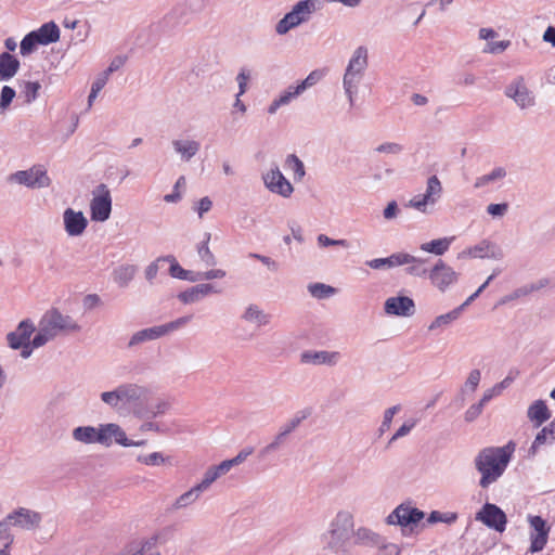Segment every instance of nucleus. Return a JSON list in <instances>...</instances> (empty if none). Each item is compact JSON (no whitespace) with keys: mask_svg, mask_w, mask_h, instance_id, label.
I'll return each mask as SVG.
<instances>
[{"mask_svg":"<svg viewBox=\"0 0 555 555\" xmlns=\"http://www.w3.org/2000/svg\"><path fill=\"white\" fill-rule=\"evenodd\" d=\"M515 447V442L509 441L504 447H488L479 451L475 457V467L481 475L479 480L481 488H488L504 474Z\"/></svg>","mask_w":555,"mask_h":555,"instance_id":"1","label":"nucleus"},{"mask_svg":"<svg viewBox=\"0 0 555 555\" xmlns=\"http://www.w3.org/2000/svg\"><path fill=\"white\" fill-rule=\"evenodd\" d=\"M353 531V516L347 511H340L330 522L328 529L320 537L324 550L335 553L345 550Z\"/></svg>","mask_w":555,"mask_h":555,"instance_id":"2","label":"nucleus"},{"mask_svg":"<svg viewBox=\"0 0 555 555\" xmlns=\"http://www.w3.org/2000/svg\"><path fill=\"white\" fill-rule=\"evenodd\" d=\"M321 0H301L298 1L293 9L286 13L275 25L278 35H285L291 29L306 23L310 20L311 14L319 9Z\"/></svg>","mask_w":555,"mask_h":555,"instance_id":"3","label":"nucleus"},{"mask_svg":"<svg viewBox=\"0 0 555 555\" xmlns=\"http://www.w3.org/2000/svg\"><path fill=\"white\" fill-rule=\"evenodd\" d=\"M425 517V513L413 506L411 502L399 504L387 517L386 524L400 526L403 535L413 533L416 527Z\"/></svg>","mask_w":555,"mask_h":555,"instance_id":"4","label":"nucleus"},{"mask_svg":"<svg viewBox=\"0 0 555 555\" xmlns=\"http://www.w3.org/2000/svg\"><path fill=\"white\" fill-rule=\"evenodd\" d=\"M42 322L53 333L54 337L59 335H69L81 331V326L68 314H63L59 309L51 308L44 312Z\"/></svg>","mask_w":555,"mask_h":555,"instance_id":"5","label":"nucleus"},{"mask_svg":"<svg viewBox=\"0 0 555 555\" xmlns=\"http://www.w3.org/2000/svg\"><path fill=\"white\" fill-rule=\"evenodd\" d=\"M112 212V196L106 184L100 183L93 191L90 203L91 220L104 222L109 219Z\"/></svg>","mask_w":555,"mask_h":555,"instance_id":"6","label":"nucleus"},{"mask_svg":"<svg viewBox=\"0 0 555 555\" xmlns=\"http://www.w3.org/2000/svg\"><path fill=\"white\" fill-rule=\"evenodd\" d=\"M205 5V0H186L184 5H177L159 22V27L162 28V31L170 33L177 26L184 23L186 8L192 13H197L204 10Z\"/></svg>","mask_w":555,"mask_h":555,"instance_id":"7","label":"nucleus"},{"mask_svg":"<svg viewBox=\"0 0 555 555\" xmlns=\"http://www.w3.org/2000/svg\"><path fill=\"white\" fill-rule=\"evenodd\" d=\"M9 180L31 189L48 188L51 184V179L41 165L33 166L27 170H18L12 173Z\"/></svg>","mask_w":555,"mask_h":555,"instance_id":"8","label":"nucleus"},{"mask_svg":"<svg viewBox=\"0 0 555 555\" xmlns=\"http://www.w3.org/2000/svg\"><path fill=\"white\" fill-rule=\"evenodd\" d=\"M476 520L485 526L502 533L507 524V517L504 511L493 503H485L480 511L476 513Z\"/></svg>","mask_w":555,"mask_h":555,"instance_id":"9","label":"nucleus"},{"mask_svg":"<svg viewBox=\"0 0 555 555\" xmlns=\"http://www.w3.org/2000/svg\"><path fill=\"white\" fill-rule=\"evenodd\" d=\"M428 279L435 287L443 293L451 285L457 282L459 273L455 272L442 259H438L435 266L429 270Z\"/></svg>","mask_w":555,"mask_h":555,"instance_id":"10","label":"nucleus"},{"mask_svg":"<svg viewBox=\"0 0 555 555\" xmlns=\"http://www.w3.org/2000/svg\"><path fill=\"white\" fill-rule=\"evenodd\" d=\"M505 95L513 99L517 106L521 109L534 105V95L528 89L522 76L516 77L509 85L506 86Z\"/></svg>","mask_w":555,"mask_h":555,"instance_id":"11","label":"nucleus"},{"mask_svg":"<svg viewBox=\"0 0 555 555\" xmlns=\"http://www.w3.org/2000/svg\"><path fill=\"white\" fill-rule=\"evenodd\" d=\"M528 521L533 530L530 532V547L528 552H541L547 543L550 526L547 525L546 520L539 515H529Z\"/></svg>","mask_w":555,"mask_h":555,"instance_id":"12","label":"nucleus"},{"mask_svg":"<svg viewBox=\"0 0 555 555\" xmlns=\"http://www.w3.org/2000/svg\"><path fill=\"white\" fill-rule=\"evenodd\" d=\"M264 185L272 192L285 198L289 197L294 192L291 182L283 176L279 166L273 165L271 170L262 177Z\"/></svg>","mask_w":555,"mask_h":555,"instance_id":"13","label":"nucleus"},{"mask_svg":"<svg viewBox=\"0 0 555 555\" xmlns=\"http://www.w3.org/2000/svg\"><path fill=\"white\" fill-rule=\"evenodd\" d=\"M384 310L389 315L412 317L415 313V304L408 296L389 297L384 304Z\"/></svg>","mask_w":555,"mask_h":555,"instance_id":"14","label":"nucleus"},{"mask_svg":"<svg viewBox=\"0 0 555 555\" xmlns=\"http://www.w3.org/2000/svg\"><path fill=\"white\" fill-rule=\"evenodd\" d=\"M36 331L35 324L30 319L21 321L15 331L8 333L7 341L11 349L17 350L24 344L30 341V337Z\"/></svg>","mask_w":555,"mask_h":555,"instance_id":"15","label":"nucleus"},{"mask_svg":"<svg viewBox=\"0 0 555 555\" xmlns=\"http://www.w3.org/2000/svg\"><path fill=\"white\" fill-rule=\"evenodd\" d=\"M64 229L69 236L81 235L88 227V219L82 211L66 208L63 212Z\"/></svg>","mask_w":555,"mask_h":555,"instance_id":"16","label":"nucleus"},{"mask_svg":"<svg viewBox=\"0 0 555 555\" xmlns=\"http://www.w3.org/2000/svg\"><path fill=\"white\" fill-rule=\"evenodd\" d=\"M470 256L474 258H492L500 260L503 258L502 249L494 243L487 240L481 241L479 244L469 247L459 254V258Z\"/></svg>","mask_w":555,"mask_h":555,"instance_id":"17","label":"nucleus"},{"mask_svg":"<svg viewBox=\"0 0 555 555\" xmlns=\"http://www.w3.org/2000/svg\"><path fill=\"white\" fill-rule=\"evenodd\" d=\"M416 260V257L408 253H395L386 258H375L365 261V264L374 270H388L395 267L411 263Z\"/></svg>","mask_w":555,"mask_h":555,"instance_id":"18","label":"nucleus"},{"mask_svg":"<svg viewBox=\"0 0 555 555\" xmlns=\"http://www.w3.org/2000/svg\"><path fill=\"white\" fill-rule=\"evenodd\" d=\"M73 439L86 444L100 443L107 444V437L103 433L102 424L95 428L93 426H78L72 433Z\"/></svg>","mask_w":555,"mask_h":555,"instance_id":"19","label":"nucleus"},{"mask_svg":"<svg viewBox=\"0 0 555 555\" xmlns=\"http://www.w3.org/2000/svg\"><path fill=\"white\" fill-rule=\"evenodd\" d=\"M7 519L13 520L14 526L21 527L26 530H31L39 527L41 522V514L24 507H20L7 516Z\"/></svg>","mask_w":555,"mask_h":555,"instance_id":"20","label":"nucleus"},{"mask_svg":"<svg viewBox=\"0 0 555 555\" xmlns=\"http://www.w3.org/2000/svg\"><path fill=\"white\" fill-rule=\"evenodd\" d=\"M339 352L326 350H307L300 354V362L313 365H335L338 361Z\"/></svg>","mask_w":555,"mask_h":555,"instance_id":"21","label":"nucleus"},{"mask_svg":"<svg viewBox=\"0 0 555 555\" xmlns=\"http://www.w3.org/2000/svg\"><path fill=\"white\" fill-rule=\"evenodd\" d=\"M211 293H220V291L212 284L202 283L179 293L178 299L185 305L194 304Z\"/></svg>","mask_w":555,"mask_h":555,"instance_id":"22","label":"nucleus"},{"mask_svg":"<svg viewBox=\"0 0 555 555\" xmlns=\"http://www.w3.org/2000/svg\"><path fill=\"white\" fill-rule=\"evenodd\" d=\"M158 261H167L170 263L169 274L175 279L193 283L201 281L199 272L183 269L172 255L158 257Z\"/></svg>","mask_w":555,"mask_h":555,"instance_id":"23","label":"nucleus"},{"mask_svg":"<svg viewBox=\"0 0 555 555\" xmlns=\"http://www.w3.org/2000/svg\"><path fill=\"white\" fill-rule=\"evenodd\" d=\"M555 442V418L544 426L535 436L532 444L528 449V456L534 457L538 450L543 444H552Z\"/></svg>","mask_w":555,"mask_h":555,"instance_id":"24","label":"nucleus"},{"mask_svg":"<svg viewBox=\"0 0 555 555\" xmlns=\"http://www.w3.org/2000/svg\"><path fill=\"white\" fill-rule=\"evenodd\" d=\"M20 66V60L15 55L9 52L0 53V81L13 78L17 74Z\"/></svg>","mask_w":555,"mask_h":555,"instance_id":"25","label":"nucleus"},{"mask_svg":"<svg viewBox=\"0 0 555 555\" xmlns=\"http://www.w3.org/2000/svg\"><path fill=\"white\" fill-rule=\"evenodd\" d=\"M159 325L140 330L135 332L127 344L128 349H132L135 346L144 344L146 341L155 340L163 337V332Z\"/></svg>","mask_w":555,"mask_h":555,"instance_id":"26","label":"nucleus"},{"mask_svg":"<svg viewBox=\"0 0 555 555\" xmlns=\"http://www.w3.org/2000/svg\"><path fill=\"white\" fill-rule=\"evenodd\" d=\"M527 417L534 424V427H540L543 423L551 418V412L543 400H535L527 411Z\"/></svg>","mask_w":555,"mask_h":555,"instance_id":"27","label":"nucleus"},{"mask_svg":"<svg viewBox=\"0 0 555 555\" xmlns=\"http://www.w3.org/2000/svg\"><path fill=\"white\" fill-rule=\"evenodd\" d=\"M41 46L54 43L60 39V28L54 22L42 24L37 30H33Z\"/></svg>","mask_w":555,"mask_h":555,"instance_id":"28","label":"nucleus"},{"mask_svg":"<svg viewBox=\"0 0 555 555\" xmlns=\"http://www.w3.org/2000/svg\"><path fill=\"white\" fill-rule=\"evenodd\" d=\"M103 433L107 437V444L109 447L112 444V439L115 440L116 443L122 447H130L131 439H128L125 430L115 423L102 424Z\"/></svg>","mask_w":555,"mask_h":555,"instance_id":"29","label":"nucleus"},{"mask_svg":"<svg viewBox=\"0 0 555 555\" xmlns=\"http://www.w3.org/2000/svg\"><path fill=\"white\" fill-rule=\"evenodd\" d=\"M354 544L365 546H377L383 542V537L366 527H360L352 531Z\"/></svg>","mask_w":555,"mask_h":555,"instance_id":"30","label":"nucleus"},{"mask_svg":"<svg viewBox=\"0 0 555 555\" xmlns=\"http://www.w3.org/2000/svg\"><path fill=\"white\" fill-rule=\"evenodd\" d=\"M170 409V403L168 401H158L156 403H150L145 406H141L135 411V414L140 418L151 420L157 417L159 415H164Z\"/></svg>","mask_w":555,"mask_h":555,"instance_id":"31","label":"nucleus"},{"mask_svg":"<svg viewBox=\"0 0 555 555\" xmlns=\"http://www.w3.org/2000/svg\"><path fill=\"white\" fill-rule=\"evenodd\" d=\"M367 66V49L365 47H358L347 66L348 72L363 76L364 69Z\"/></svg>","mask_w":555,"mask_h":555,"instance_id":"32","label":"nucleus"},{"mask_svg":"<svg viewBox=\"0 0 555 555\" xmlns=\"http://www.w3.org/2000/svg\"><path fill=\"white\" fill-rule=\"evenodd\" d=\"M241 318L246 322L256 323L258 326H264L270 322L271 315L261 310L257 305L250 304L246 307Z\"/></svg>","mask_w":555,"mask_h":555,"instance_id":"33","label":"nucleus"},{"mask_svg":"<svg viewBox=\"0 0 555 555\" xmlns=\"http://www.w3.org/2000/svg\"><path fill=\"white\" fill-rule=\"evenodd\" d=\"M172 146L181 155L182 160L189 162L199 151L201 144L194 140H173Z\"/></svg>","mask_w":555,"mask_h":555,"instance_id":"34","label":"nucleus"},{"mask_svg":"<svg viewBox=\"0 0 555 555\" xmlns=\"http://www.w3.org/2000/svg\"><path fill=\"white\" fill-rule=\"evenodd\" d=\"M119 401L132 403L141 399L144 389L137 384H122L117 387Z\"/></svg>","mask_w":555,"mask_h":555,"instance_id":"35","label":"nucleus"},{"mask_svg":"<svg viewBox=\"0 0 555 555\" xmlns=\"http://www.w3.org/2000/svg\"><path fill=\"white\" fill-rule=\"evenodd\" d=\"M361 78H362L361 75L354 74L353 72H348L347 69L345 72L343 85H344L345 93L349 100L350 106H353V103H354L353 96L358 91V85H359Z\"/></svg>","mask_w":555,"mask_h":555,"instance_id":"36","label":"nucleus"},{"mask_svg":"<svg viewBox=\"0 0 555 555\" xmlns=\"http://www.w3.org/2000/svg\"><path fill=\"white\" fill-rule=\"evenodd\" d=\"M453 238L454 237H442L433 240L430 242L423 243L421 245V249L436 256H442L446 251H448Z\"/></svg>","mask_w":555,"mask_h":555,"instance_id":"37","label":"nucleus"},{"mask_svg":"<svg viewBox=\"0 0 555 555\" xmlns=\"http://www.w3.org/2000/svg\"><path fill=\"white\" fill-rule=\"evenodd\" d=\"M211 234L209 232H206L204 234V240L197 245V254L201 258V260L209 267H214L217 263V259L215 255L209 249V241H210Z\"/></svg>","mask_w":555,"mask_h":555,"instance_id":"38","label":"nucleus"},{"mask_svg":"<svg viewBox=\"0 0 555 555\" xmlns=\"http://www.w3.org/2000/svg\"><path fill=\"white\" fill-rule=\"evenodd\" d=\"M137 268L132 264H124L114 270V280L120 287H126L134 278Z\"/></svg>","mask_w":555,"mask_h":555,"instance_id":"39","label":"nucleus"},{"mask_svg":"<svg viewBox=\"0 0 555 555\" xmlns=\"http://www.w3.org/2000/svg\"><path fill=\"white\" fill-rule=\"evenodd\" d=\"M442 194V185L437 176H431L427 180L426 191L423 194L431 204H435Z\"/></svg>","mask_w":555,"mask_h":555,"instance_id":"40","label":"nucleus"},{"mask_svg":"<svg viewBox=\"0 0 555 555\" xmlns=\"http://www.w3.org/2000/svg\"><path fill=\"white\" fill-rule=\"evenodd\" d=\"M507 175L506 169L504 167H495L490 173L478 177L475 181L474 186L476 189L486 186L492 182L501 180L505 178Z\"/></svg>","mask_w":555,"mask_h":555,"instance_id":"41","label":"nucleus"},{"mask_svg":"<svg viewBox=\"0 0 555 555\" xmlns=\"http://www.w3.org/2000/svg\"><path fill=\"white\" fill-rule=\"evenodd\" d=\"M285 168L293 171L295 181H300L306 175L304 163L295 154L287 155Z\"/></svg>","mask_w":555,"mask_h":555,"instance_id":"42","label":"nucleus"},{"mask_svg":"<svg viewBox=\"0 0 555 555\" xmlns=\"http://www.w3.org/2000/svg\"><path fill=\"white\" fill-rule=\"evenodd\" d=\"M137 461L147 466L171 465V457L165 456L162 452H153L147 455L141 454L137 457Z\"/></svg>","mask_w":555,"mask_h":555,"instance_id":"43","label":"nucleus"},{"mask_svg":"<svg viewBox=\"0 0 555 555\" xmlns=\"http://www.w3.org/2000/svg\"><path fill=\"white\" fill-rule=\"evenodd\" d=\"M201 493H203L202 489L197 485L194 486L176 500L173 507L179 509L191 505L199 498Z\"/></svg>","mask_w":555,"mask_h":555,"instance_id":"44","label":"nucleus"},{"mask_svg":"<svg viewBox=\"0 0 555 555\" xmlns=\"http://www.w3.org/2000/svg\"><path fill=\"white\" fill-rule=\"evenodd\" d=\"M461 315V309H453L448 313L438 315L428 326L429 331H435L439 327H444L457 320Z\"/></svg>","mask_w":555,"mask_h":555,"instance_id":"45","label":"nucleus"},{"mask_svg":"<svg viewBox=\"0 0 555 555\" xmlns=\"http://www.w3.org/2000/svg\"><path fill=\"white\" fill-rule=\"evenodd\" d=\"M53 333L48 328V326L40 319L39 321V330L34 338L30 340L34 348H39L44 346L48 341L54 339Z\"/></svg>","mask_w":555,"mask_h":555,"instance_id":"46","label":"nucleus"},{"mask_svg":"<svg viewBox=\"0 0 555 555\" xmlns=\"http://www.w3.org/2000/svg\"><path fill=\"white\" fill-rule=\"evenodd\" d=\"M310 295L318 299L328 298L336 293V288L323 283H311L308 285Z\"/></svg>","mask_w":555,"mask_h":555,"instance_id":"47","label":"nucleus"},{"mask_svg":"<svg viewBox=\"0 0 555 555\" xmlns=\"http://www.w3.org/2000/svg\"><path fill=\"white\" fill-rule=\"evenodd\" d=\"M39 41L35 36V33H28L20 43V52L23 56L31 54L37 47L39 46Z\"/></svg>","mask_w":555,"mask_h":555,"instance_id":"48","label":"nucleus"},{"mask_svg":"<svg viewBox=\"0 0 555 555\" xmlns=\"http://www.w3.org/2000/svg\"><path fill=\"white\" fill-rule=\"evenodd\" d=\"M457 519V514L456 513H441L439 511H433L428 517H427V522L433 525V524H437V522H446V524H453L455 522Z\"/></svg>","mask_w":555,"mask_h":555,"instance_id":"49","label":"nucleus"},{"mask_svg":"<svg viewBox=\"0 0 555 555\" xmlns=\"http://www.w3.org/2000/svg\"><path fill=\"white\" fill-rule=\"evenodd\" d=\"M425 261V259L416 258V260L411 262V266L405 269V272L413 276L429 278V270L423 267Z\"/></svg>","mask_w":555,"mask_h":555,"instance_id":"50","label":"nucleus"},{"mask_svg":"<svg viewBox=\"0 0 555 555\" xmlns=\"http://www.w3.org/2000/svg\"><path fill=\"white\" fill-rule=\"evenodd\" d=\"M417 420L411 418L404 422L400 428L389 439L387 447H390L396 440L409 435L411 430L416 426Z\"/></svg>","mask_w":555,"mask_h":555,"instance_id":"51","label":"nucleus"},{"mask_svg":"<svg viewBox=\"0 0 555 555\" xmlns=\"http://www.w3.org/2000/svg\"><path fill=\"white\" fill-rule=\"evenodd\" d=\"M192 320V315H184L181 318H178L175 321L168 322L166 324L159 325L163 332V335H167L170 332H173L176 330H179L180 327L186 325Z\"/></svg>","mask_w":555,"mask_h":555,"instance_id":"52","label":"nucleus"},{"mask_svg":"<svg viewBox=\"0 0 555 555\" xmlns=\"http://www.w3.org/2000/svg\"><path fill=\"white\" fill-rule=\"evenodd\" d=\"M16 92L10 86H3L0 93V113L5 111L15 98Z\"/></svg>","mask_w":555,"mask_h":555,"instance_id":"53","label":"nucleus"},{"mask_svg":"<svg viewBox=\"0 0 555 555\" xmlns=\"http://www.w3.org/2000/svg\"><path fill=\"white\" fill-rule=\"evenodd\" d=\"M287 436L288 435H286L284 431L280 430L274 440L260 451V456L264 457L268 454L279 450L281 446L284 443Z\"/></svg>","mask_w":555,"mask_h":555,"instance_id":"54","label":"nucleus"},{"mask_svg":"<svg viewBox=\"0 0 555 555\" xmlns=\"http://www.w3.org/2000/svg\"><path fill=\"white\" fill-rule=\"evenodd\" d=\"M41 89V85L38 81H26L25 82V102L31 103L38 98L39 90Z\"/></svg>","mask_w":555,"mask_h":555,"instance_id":"55","label":"nucleus"},{"mask_svg":"<svg viewBox=\"0 0 555 555\" xmlns=\"http://www.w3.org/2000/svg\"><path fill=\"white\" fill-rule=\"evenodd\" d=\"M10 521L11 520L7 519V517L0 521V540L5 541V543L3 545V546H5V548H10L11 544L14 541V537L10 532V526H11Z\"/></svg>","mask_w":555,"mask_h":555,"instance_id":"56","label":"nucleus"},{"mask_svg":"<svg viewBox=\"0 0 555 555\" xmlns=\"http://www.w3.org/2000/svg\"><path fill=\"white\" fill-rule=\"evenodd\" d=\"M300 94L301 91L297 86H289L283 93H281V95L278 98V101L282 106H285Z\"/></svg>","mask_w":555,"mask_h":555,"instance_id":"57","label":"nucleus"},{"mask_svg":"<svg viewBox=\"0 0 555 555\" xmlns=\"http://www.w3.org/2000/svg\"><path fill=\"white\" fill-rule=\"evenodd\" d=\"M219 478L218 473L215 470L212 466H210L204 475L203 480L197 483V486L202 489V491H206L214 481H216Z\"/></svg>","mask_w":555,"mask_h":555,"instance_id":"58","label":"nucleus"},{"mask_svg":"<svg viewBox=\"0 0 555 555\" xmlns=\"http://www.w3.org/2000/svg\"><path fill=\"white\" fill-rule=\"evenodd\" d=\"M428 204H431V202H429L427 198H425V196L422 194V195H416L413 198H411L405 206L414 208L421 212H426Z\"/></svg>","mask_w":555,"mask_h":555,"instance_id":"59","label":"nucleus"},{"mask_svg":"<svg viewBox=\"0 0 555 555\" xmlns=\"http://www.w3.org/2000/svg\"><path fill=\"white\" fill-rule=\"evenodd\" d=\"M318 243L322 247H328V246H341V247H349V242L347 240H334L325 234H320L318 236Z\"/></svg>","mask_w":555,"mask_h":555,"instance_id":"60","label":"nucleus"},{"mask_svg":"<svg viewBox=\"0 0 555 555\" xmlns=\"http://www.w3.org/2000/svg\"><path fill=\"white\" fill-rule=\"evenodd\" d=\"M321 79V73L319 70L311 72L301 82L297 85L301 93L308 88L314 86Z\"/></svg>","mask_w":555,"mask_h":555,"instance_id":"61","label":"nucleus"},{"mask_svg":"<svg viewBox=\"0 0 555 555\" xmlns=\"http://www.w3.org/2000/svg\"><path fill=\"white\" fill-rule=\"evenodd\" d=\"M379 555H400V548L395 543H387L385 538L383 542L377 545Z\"/></svg>","mask_w":555,"mask_h":555,"instance_id":"62","label":"nucleus"},{"mask_svg":"<svg viewBox=\"0 0 555 555\" xmlns=\"http://www.w3.org/2000/svg\"><path fill=\"white\" fill-rule=\"evenodd\" d=\"M101 400L111 408H117L120 402L117 388L112 391L102 392Z\"/></svg>","mask_w":555,"mask_h":555,"instance_id":"63","label":"nucleus"},{"mask_svg":"<svg viewBox=\"0 0 555 555\" xmlns=\"http://www.w3.org/2000/svg\"><path fill=\"white\" fill-rule=\"evenodd\" d=\"M375 151L378 153L399 154L403 151V146L399 143L386 142V143L378 145L375 149Z\"/></svg>","mask_w":555,"mask_h":555,"instance_id":"64","label":"nucleus"}]
</instances>
